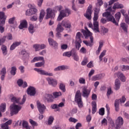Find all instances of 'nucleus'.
Returning a JSON list of instances; mask_svg holds the SVG:
<instances>
[{"mask_svg":"<svg viewBox=\"0 0 129 129\" xmlns=\"http://www.w3.org/2000/svg\"><path fill=\"white\" fill-rule=\"evenodd\" d=\"M26 16H32V11H31V9H28L26 12Z\"/></svg>","mask_w":129,"mask_h":129,"instance_id":"0e129e2a","label":"nucleus"},{"mask_svg":"<svg viewBox=\"0 0 129 129\" xmlns=\"http://www.w3.org/2000/svg\"><path fill=\"white\" fill-rule=\"evenodd\" d=\"M54 121V117L50 116L48 117V125H51L53 122Z\"/></svg>","mask_w":129,"mask_h":129,"instance_id":"49530a36","label":"nucleus"},{"mask_svg":"<svg viewBox=\"0 0 129 129\" xmlns=\"http://www.w3.org/2000/svg\"><path fill=\"white\" fill-rule=\"evenodd\" d=\"M112 9L113 10H116V9H123V5L119 4L118 3H116L114 4Z\"/></svg>","mask_w":129,"mask_h":129,"instance_id":"c756f323","label":"nucleus"},{"mask_svg":"<svg viewBox=\"0 0 129 129\" xmlns=\"http://www.w3.org/2000/svg\"><path fill=\"white\" fill-rule=\"evenodd\" d=\"M118 0H110V1H109V4H108V6H111V5H113V4H114V3H116V2H117Z\"/></svg>","mask_w":129,"mask_h":129,"instance_id":"338daca9","label":"nucleus"},{"mask_svg":"<svg viewBox=\"0 0 129 129\" xmlns=\"http://www.w3.org/2000/svg\"><path fill=\"white\" fill-rule=\"evenodd\" d=\"M27 27H28V22H27V20H24L21 21L19 28L22 30L24 29V28H27Z\"/></svg>","mask_w":129,"mask_h":129,"instance_id":"b1692460","label":"nucleus"},{"mask_svg":"<svg viewBox=\"0 0 129 129\" xmlns=\"http://www.w3.org/2000/svg\"><path fill=\"white\" fill-rule=\"evenodd\" d=\"M53 95L55 97V98H57V97L61 96L62 95V94L61 92H55L53 93Z\"/></svg>","mask_w":129,"mask_h":129,"instance_id":"09e8293b","label":"nucleus"},{"mask_svg":"<svg viewBox=\"0 0 129 129\" xmlns=\"http://www.w3.org/2000/svg\"><path fill=\"white\" fill-rule=\"evenodd\" d=\"M46 80L49 85H51V86H53V87H56V86H57V80L53 79L52 78H47Z\"/></svg>","mask_w":129,"mask_h":129,"instance_id":"6ab92c4d","label":"nucleus"},{"mask_svg":"<svg viewBox=\"0 0 129 129\" xmlns=\"http://www.w3.org/2000/svg\"><path fill=\"white\" fill-rule=\"evenodd\" d=\"M30 9L32 15H35L38 12V10L36 8H31Z\"/></svg>","mask_w":129,"mask_h":129,"instance_id":"052dcab7","label":"nucleus"},{"mask_svg":"<svg viewBox=\"0 0 129 129\" xmlns=\"http://www.w3.org/2000/svg\"><path fill=\"white\" fill-rule=\"evenodd\" d=\"M16 72H17V68L16 67H12L11 71L10 72L11 75L15 76V75H16Z\"/></svg>","mask_w":129,"mask_h":129,"instance_id":"a19ab883","label":"nucleus"},{"mask_svg":"<svg viewBox=\"0 0 129 129\" xmlns=\"http://www.w3.org/2000/svg\"><path fill=\"white\" fill-rule=\"evenodd\" d=\"M1 50L4 56H6L8 54V50H7V46L3 44L1 47Z\"/></svg>","mask_w":129,"mask_h":129,"instance_id":"c85d7f7f","label":"nucleus"},{"mask_svg":"<svg viewBox=\"0 0 129 129\" xmlns=\"http://www.w3.org/2000/svg\"><path fill=\"white\" fill-rule=\"evenodd\" d=\"M56 31L57 32L62 33V32L64 31V28L62 27L61 24H58L56 29Z\"/></svg>","mask_w":129,"mask_h":129,"instance_id":"c9c22d12","label":"nucleus"},{"mask_svg":"<svg viewBox=\"0 0 129 129\" xmlns=\"http://www.w3.org/2000/svg\"><path fill=\"white\" fill-rule=\"evenodd\" d=\"M46 18L47 20H48V19H53V18H55V11L52 10L51 8H48L46 10Z\"/></svg>","mask_w":129,"mask_h":129,"instance_id":"f8f14e48","label":"nucleus"},{"mask_svg":"<svg viewBox=\"0 0 129 129\" xmlns=\"http://www.w3.org/2000/svg\"><path fill=\"white\" fill-rule=\"evenodd\" d=\"M22 126L23 128L31 129V127L29 125V123L26 120H23L22 122Z\"/></svg>","mask_w":129,"mask_h":129,"instance_id":"473e14b6","label":"nucleus"},{"mask_svg":"<svg viewBox=\"0 0 129 129\" xmlns=\"http://www.w3.org/2000/svg\"><path fill=\"white\" fill-rule=\"evenodd\" d=\"M101 124H102V125H107V120H106L105 118L103 119V120L101 121Z\"/></svg>","mask_w":129,"mask_h":129,"instance_id":"bf43d9fd","label":"nucleus"},{"mask_svg":"<svg viewBox=\"0 0 129 129\" xmlns=\"http://www.w3.org/2000/svg\"><path fill=\"white\" fill-rule=\"evenodd\" d=\"M125 18V23H126V24H129V17H128V15H125V16H124Z\"/></svg>","mask_w":129,"mask_h":129,"instance_id":"774afa93","label":"nucleus"},{"mask_svg":"<svg viewBox=\"0 0 129 129\" xmlns=\"http://www.w3.org/2000/svg\"><path fill=\"white\" fill-rule=\"evenodd\" d=\"M61 26L64 27L66 29H69L70 32L71 31V22L69 21H62L61 22Z\"/></svg>","mask_w":129,"mask_h":129,"instance_id":"a211bd4d","label":"nucleus"},{"mask_svg":"<svg viewBox=\"0 0 129 129\" xmlns=\"http://www.w3.org/2000/svg\"><path fill=\"white\" fill-rule=\"evenodd\" d=\"M79 82L80 84H83L84 85H85L86 84V80L84 78L81 77L79 79Z\"/></svg>","mask_w":129,"mask_h":129,"instance_id":"c03bdc74","label":"nucleus"},{"mask_svg":"<svg viewBox=\"0 0 129 129\" xmlns=\"http://www.w3.org/2000/svg\"><path fill=\"white\" fill-rule=\"evenodd\" d=\"M15 20H16V18L15 17H13V18H10L9 20V24H14V22H15Z\"/></svg>","mask_w":129,"mask_h":129,"instance_id":"69168bd1","label":"nucleus"},{"mask_svg":"<svg viewBox=\"0 0 129 129\" xmlns=\"http://www.w3.org/2000/svg\"><path fill=\"white\" fill-rule=\"evenodd\" d=\"M43 65H45V60H42V62L36 63L35 67H42Z\"/></svg>","mask_w":129,"mask_h":129,"instance_id":"de8ad7c7","label":"nucleus"},{"mask_svg":"<svg viewBox=\"0 0 129 129\" xmlns=\"http://www.w3.org/2000/svg\"><path fill=\"white\" fill-rule=\"evenodd\" d=\"M6 107L7 105L6 104V103L2 104L0 106V111H2V112H5V111H6Z\"/></svg>","mask_w":129,"mask_h":129,"instance_id":"a18cd8bd","label":"nucleus"},{"mask_svg":"<svg viewBox=\"0 0 129 129\" xmlns=\"http://www.w3.org/2000/svg\"><path fill=\"white\" fill-rule=\"evenodd\" d=\"M98 15H99V12L95 11L94 15L93 18V30L95 33H99V25L97 20H98Z\"/></svg>","mask_w":129,"mask_h":129,"instance_id":"f257e3e1","label":"nucleus"},{"mask_svg":"<svg viewBox=\"0 0 129 129\" xmlns=\"http://www.w3.org/2000/svg\"><path fill=\"white\" fill-rule=\"evenodd\" d=\"M68 69V67L67 66H60L57 67L55 69H54V71H60L62 70H66Z\"/></svg>","mask_w":129,"mask_h":129,"instance_id":"bb28decb","label":"nucleus"},{"mask_svg":"<svg viewBox=\"0 0 129 129\" xmlns=\"http://www.w3.org/2000/svg\"><path fill=\"white\" fill-rule=\"evenodd\" d=\"M6 20H7V16L5 12H0V33L3 34L5 32V26L6 24Z\"/></svg>","mask_w":129,"mask_h":129,"instance_id":"7ed1b4c3","label":"nucleus"},{"mask_svg":"<svg viewBox=\"0 0 129 129\" xmlns=\"http://www.w3.org/2000/svg\"><path fill=\"white\" fill-rule=\"evenodd\" d=\"M121 16V14H120V12H117L115 15V21L117 24H118V22H119V20L120 19V17Z\"/></svg>","mask_w":129,"mask_h":129,"instance_id":"e433bc0d","label":"nucleus"},{"mask_svg":"<svg viewBox=\"0 0 129 129\" xmlns=\"http://www.w3.org/2000/svg\"><path fill=\"white\" fill-rule=\"evenodd\" d=\"M115 12H106L103 14V17H105V18H107V21L108 22H112L114 25L116 26H118V24L115 21V19L112 16V15H114Z\"/></svg>","mask_w":129,"mask_h":129,"instance_id":"f03ea898","label":"nucleus"},{"mask_svg":"<svg viewBox=\"0 0 129 129\" xmlns=\"http://www.w3.org/2000/svg\"><path fill=\"white\" fill-rule=\"evenodd\" d=\"M116 75L118 78H120L121 81L122 82H125V77L123 75V74L119 72L116 73Z\"/></svg>","mask_w":129,"mask_h":129,"instance_id":"a878e982","label":"nucleus"},{"mask_svg":"<svg viewBox=\"0 0 129 129\" xmlns=\"http://www.w3.org/2000/svg\"><path fill=\"white\" fill-rule=\"evenodd\" d=\"M69 15H71V11H70V10L66 9L65 10H61L59 13L57 20L60 22V21L63 20V18L69 17Z\"/></svg>","mask_w":129,"mask_h":129,"instance_id":"423d86ee","label":"nucleus"},{"mask_svg":"<svg viewBox=\"0 0 129 129\" xmlns=\"http://www.w3.org/2000/svg\"><path fill=\"white\" fill-rule=\"evenodd\" d=\"M28 31L30 34H34L35 30H34V25L30 24L28 28Z\"/></svg>","mask_w":129,"mask_h":129,"instance_id":"37998d69","label":"nucleus"},{"mask_svg":"<svg viewBox=\"0 0 129 129\" xmlns=\"http://www.w3.org/2000/svg\"><path fill=\"white\" fill-rule=\"evenodd\" d=\"M88 63V59H87V58H85L81 62V65L83 66H84L85 65H86Z\"/></svg>","mask_w":129,"mask_h":129,"instance_id":"6e6d98bb","label":"nucleus"},{"mask_svg":"<svg viewBox=\"0 0 129 129\" xmlns=\"http://www.w3.org/2000/svg\"><path fill=\"white\" fill-rule=\"evenodd\" d=\"M23 80L22 79H19L17 81V84L18 85V86H22V85H23Z\"/></svg>","mask_w":129,"mask_h":129,"instance_id":"680f3d73","label":"nucleus"},{"mask_svg":"<svg viewBox=\"0 0 129 129\" xmlns=\"http://www.w3.org/2000/svg\"><path fill=\"white\" fill-rule=\"evenodd\" d=\"M10 109L11 115L13 116L14 115V114H18V113H19V111H20V110L22 109V106L15 104H13L10 106Z\"/></svg>","mask_w":129,"mask_h":129,"instance_id":"6e6552de","label":"nucleus"},{"mask_svg":"<svg viewBox=\"0 0 129 129\" xmlns=\"http://www.w3.org/2000/svg\"><path fill=\"white\" fill-rule=\"evenodd\" d=\"M0 74L2 75L1 77V80L4 81V80H5V77H6V75L7 74V68H6V67L2 69Z\"/></svg>","mask_w":129,"mask_h":129,"instance_id":"412c9836","label":"nucleus"},{"mask_svg":"<svg viewBox=\"0 0 129 129\" xmlns=\"http://www.w3.org/2000/svg\"><path fill=\"white\" fill-rule=\"evenodd\" d=\"M7 40L6 37L4 36L1 39H0V46H2L4 43H5Z\"/></svg>","mask_w":129,"mask_h":129,"instance_id":"603ef678","label":"nucleus"},{"mask_svg":"<svg viewBox=\"0 0 129 129\" xmlns=\"http://www.w3.org/2000/svg\"><path fill=\"white\" fill-rule=\"evenodd\" d=\"M44 57L43 56H36L34 57V58L31 60V63H35L38 61H44Z\"/></svg>","mask_w":129,"mask_h":129,"instance_id":"cd10ccee","label":"nucleus"},{"mask_svg":"<svg viewBox=\"0 0 129 129\" xmlns=\"http://www.w3.org/2000/svg\"><path fill=\"white\" fill-rule=\"evenodd\" d=\"M92 113L93 114H94V113H95L96 112V110H97L96 102H92Z\"/></svg>","mask_w":129,"mask_h":129,"instance_id":"7c9ffc66","label":"nucleus"},{"mask_svg":"<svg viewBox=\"0 0 129 129\" xmlns=\"http://www.w3.org/2000/svg\"><path fill=\"white\" fill-rule=\"evenodd\" d=\"M20 100H21L20 98H18L16 97H13L11 99V101L14 103H18V104L22 105L24 104L26 101V96H25V95L23 96L22 102H20Z\"/></svg>","mask_w":129,"mask_h":129,"instance_id":"4468645a","label":"nucleus"},{"mask_svg":"<svg viewBox=\"0 0 129 129\" xmlns=\"http://www.w3.org/2000/svg\"><path fill=\"white\" fill-rule=\"evenodd\" d=\"M46 13H45V11L44 10H41L40 13L39 15V22L40 23H42V21H43V19H44V17H45Z\"/></svg>","mask_w":129,"mask_h":129,"instance_id":"72a5a7b5","label":"nucleus"},{"mask_svg":"<svg viewBox=\"0 0 129 129\" xmlns=\"http://www.w3.org/2000/svg\"><path fill=\"white\" fill-rule=\"evenodd\" d=\"M48 42L50 46H52L54 49L58 48V43L52 38H48Z\"/></svg>","mask_w":129,"mask_h":129,"instance_id":"aec40b11","label":"nucleus"},{"mask_svg":"<svg viewBox=\"0 0 129 129\" xmlns=\"http://www.w3.org/2000/svg\"><path fill=\"white\" fill-rule=\"evenodd\" d=\"M91 42H89L87 40H84L83 43L85 44L86 46H89V47H92L93 46V36H90V37Z\"/></svg>","mask_w":129,"mask_h":129,"instance_id":"5701e85b","label":"nucleus"},{"mask_svg":"<svg viewBox=\"0 0 129 129\" xmlns=\"http://www.w3.org/2000/svg\"><path fill=\"white\" fill-rule=\"evenodd\" d=\"M7 41H11L13 40V34L11 33H9L7 35L5 36Z\"/></svg>","mask_w":129,"mask_h":129,"instance_id":"4c0bfd02","label":"nucleus"},{"mask_svg":"<svg viewBox=\"0 0 129 129\" xmlns=\"http://www.w3.org/2000/svg\"><path fill=\"white\" fill-rule=\"evenodd\" d=\"M75 101L77 103L80 108L83 107V102L82 101V97H81V92H80V90H79L77 91L76 93Z\"/></svg>","mask_w":129,"mask_h":129,"instance_id":"39448f33","label":"nucleus"},{"mask_svg":"<svg viewBox=\"0 0 129 129\" xmlns=\"http://www.w3.org/2000/svg\"><path fill=\"white\" fill-rule=\"evenodd\" d=\"M110 119L111 120L110 123L111 126L112 127H115L116 129L120 128V127H121V125L123 124V118H122L121 116H119L117 117L115 121V124H114V122L111 119V118Z\"/></svg>","mask_w":129,"mask_h":129,"instance_id":"20e7f679","label":"nucleus"},{"mask_svg":"<svg viewBox=\"0 0 129 129\" xmlns=\"http://www.w3.org/2000/svg\"><path fill=\"white\" fill-rule=\"evenodd\" d=\"M63 56L70 58V57H71V56H72V50L70 51H67V52H64L63 53Z\"/></svg>","mask_w":129,"mask_h":129,"instance_id":"ea45409f","label":"nucleus"},{"mask_svg":"<svg viewBox=\"0 0 129 129\" xmlns=\"http://www.w3.org/2000/svg\"><path fill=\"white\" fill-rule=\"evenodd\" d=\"M92 5H90L88 7L86 14H84V16L88 20L91 19V15H92Z\"/></svg>","mask_w":129,"mask_h":129,"instance_id":"2eb2a0df","label":"nucleus"},{"mask_svg":"<svg viewBox=\"0 0 129 129\" xmlns=\"http://www.w3.org/2000/svg\"><path fill=\"white\" fill-rule=\"evenodd\" d=\"M95 72V71H94V70H91L90 71V72H89V75H88V77L90 79V78H91V76L94 74Z\"/></svg>","mask_w":129,"mask_h":129,"instance_id":"13d9d810","label":"nucleus"},{"mask_svg":"<svg viewBox=\"0 0 129 129\" xmlns=\"http://www.w3.org/2000/svg\"><path fill=\"white\" fill-rule=\"evenodd\" d=\"M33 47L36 51H39V50H40V44H35L33 45Z\"/></svg>","mask_w":129,"mask_h":129,"instance_id":"864d4df0","label":"nucleus"},{"mask_svg":"<svg viewBox=\"0 0 129 129\" xmlns=\"http://www.w3.org/2000/svg\"><path fill=\"white\" fill-rule=\"evenodd\" d=\"M69 121H70L71 122H74V123H75V122H77L78 120L75 119V118L71 117L69 118Z\"/></svg>","mask_w":129,"mask_h":129,"instance_id":"e2e57ef3","label":"nucleus"},{"mask_svg":"<svg viewBox=\"0 0 129 129\" xmlns=\"http://www.w3.org/2000/svg\"><path fill=\"white\" fill-rule=\"evenodd\" d=\"M34 70L38 72L41 75H45V76H53V73H50L45 71L42 70L41 69L34 68Z\"/></svg>","mask_w":129,"mask_h":129,"instance_id":"dca6fc26","label":"nucleus"},{"mask_svg":"<svg viewBox=\"0 0 129 129\" xmlns=\"http://www.w3.org/2000/svg\"><path fill=\"white\" fill-rule=\"evenodd\" d=\"M81 36H82L81 33L80 32H78L76 36V47L77 49H78V50H79V48L81 47V43H82V40H81Z\"/></svg>","mask_w":129,"mask_h":129,"instance_id":"9d476101","label":"nucleus"},{"mask_svg":"<svg viewBox=\"0 0 129 129\" xmlns=\"http://www.w3.org/2000/svg\"><path fill=\"white\" fill-rule=\"evenodd\" d=\"M44 97L45 100H47V102H53V96L51 94H46Z\"/></svg>","mask_w":129,"mask_h":129,"instance_id":"393cba45","label":"nucleus"},{"mask_svg":"<svg viewBox=\"0 0 129 129\" xmlns=\"http://www.w3.org/2000/svg\"><path fill=\"white\" fill-rule=\"evenodd\" d=\"M20 54L22 55V59L24 62V65L25 66H27L28 60H29V57H30V53L27 52L26 49H22Z\"/></svg>","mask_w":129,"mask_h":129,"instance_id":"0eeeda50","label":"nucleus"},{"mask_svg":"<svg viewBox=\"0 0 129 129\" xmlns=\"http://www.w3.org/2000/svg\"><path fill=\"white\" fill-rule=\"evenodd\" d=\"M72 57H73L74 60L75 61H77V62L79 61V56L77 54V52H76V50L72 49Z\"/></svg>","mask_w":129,"mask_h":129,"instance_id":"4be33fe9","label":"nucleus"},{"mask_svg":"<svg viewBox=\"0 0 129 129\" xmlns=\"http://www.w3.org/2000/svg\"><path fill=\"white\" fill-rule=\"evenodd\" d=\"M126 99L124 96H123L120 99H116L114 102V107L115 111H119V103H124Z\"/></svg>","mask_w":129,"mask_h":129,"instance_id":"1a4fd4ad","label":"nucleus"},{"mask_svg":"<svg viewBox=\"0 0 129 129\" xmlns=\"http://www.w3.org/2000/svg\"><path fill=\"white\" fill-rule=\"evenodd\" d=\"M90 92H91V90L88 89L87 87L84 86L82 89V95L83 97H86V98H88L89 95H90Z\"/></svg>","mask_w":129,"mask_h":129,"instance_id":"9b49d317","label":"nucleus"},{"mask_svg":"<svg viewBox=\"0 0 129 129\" xmlns=\"http://www.w3.org/2000/svg\"><path fill=\"white\" fill-rule=\"evenodd\" d=\"M59 89L61 90L63 92L66 91V88H65V84L63 83H60L59 84Z\"/></svg>","mask_w":129,"mask_h":129,"instance_id":"79ce46f5","label":"nucleus"},{"mask_svg":"<svg viewBox=\"0 0 129 129\" xmlns=\"http://www.w3.org/2000/svg\"><path fill=\"white\" fill-rule=\"evenodd\" d=\"M120 27L121 29L124 31V32H125V33H127V25L124 23H121L120 24Z\"/></svg>","mask_w":129,"mask_h":129,"instance_id":"f704fd0d","label":"nucleus"},{"mask_svg":"<svg viewBox=\"0 0 129 129\" xmlns=\"http://www.w3.org/2000/svg\"><path fill=\"white\" fill-rule=\"evenodd\" d=\"M84 35L86 38H87V37H90H90H92V36H91V33L89 31H85L84 32Z\"/></svg>","mask_w":129,"mask_h":129,"instance_id":"3c124183","label":"nucleus"},{"mask_svg":"<svg viewBox=\"0 0 129 129\" xmlns=\"http://www.w3.org/2000/svg\"><path fill=\"white\" fill-rule=\"evenodd\" d=\"M122 71H126V70H129V66L122 65L120 67Z\"/></svg>","mask_w":129,"mask_h":129,"instance_id":"8fccbe9b","label":"nucleus"},{"mask_svg":"<svg viewBox=\"0 0 129 129\" xmlns=\"http://www.w3.org/2000/svg\"><path fill=\"white\" fill-rule=\"evenodd\" d=\"M106 53V50H104L100 54V55L99 56V59L100 60V62H101V61H102V58H103V57H104V56H105V54Z\"/></svg>","mask_w":129,"mask_h":129,"instance_id":"58836bf2","label":"nucleus"},{"mask_svg":"<svg viewBox=\"0 0 129 129\" xmlns=\"http://www.w3.org/2000/svg\"><path fill=\"white\" fill-rule=\"evenodd\" d=\"M37 107L41 114H43V113L45 112V110H46V106L41 103V102H40L39 101H37Z\"/></svg>","mask_w":129,"mask_h":129,"instance_id":"ddd939ff","label":"nucleus"},{"mask_svg":"<svg viewBox=\"0 0 129 129\" xmlns=\"http://www.w3.org/2000/svg\"><path fill=\"white\" fill-rule=\"evenodd\" d=\"M27 94L30 96H35L36 94V88L34 87L30 86L27 89Z\"/></svg>","mask_w":129,"mask_h":129,"instance_id":"f3484780","label":"nucleus"},{"mask_svg":"<svg viewBox=\"0 0 129 129\" xmlns=\"http://www.w3.org/2000/svg\"><path fill=\"white\" fill-rule=\"evenodd\" d=\"M100 115H104V108H101L99 110Z\"/></svg>","mask_w":129,"mask_h":129,"instance_id":"5fc2aeb1","label":"nucleus"},{"mask_svg":"<svg viewBox=\"0 0 129 129\" xmlns=\"http://www.w3.org/2000/svg\"><path fill=\"white\" fill-rule=\"evenodd\" d=\"M120 87V81L118 79H116L115 81V90H118Z\"/></svg>","mask_w":129,"mask_h":129,"instance_id":"2f4dec72","label":"nucleus"},{"mask_svg":"<svg viewBox=\"0 0 129 129\" xmlns=\"http://www.w3.org/2000/svg\"><path fill=\"white\" fill-rule=\"evenodd\" d=\"M29 122H30L31 124H32V125H34V126H37V125H38V124H37V122L33 120V119H30Z\"/></svg>","mask_w":129,"mask_h":129,"instance_id":"4d7b16f0","label":"nucleus"}]
</instances>
